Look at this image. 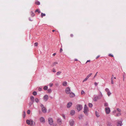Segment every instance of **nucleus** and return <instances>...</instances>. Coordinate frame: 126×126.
<instances>
[{
    "mask_svg": "<svg viewBox=\"0 0 126 126\" xmlns=\"http://www.w3.org/2000/svg\"><path fill=\"white\" fill-rule=\"evenodd\" d=\"M88 111V108L87 107L86 105V104H85L84 106L83 112L86 115H87Z\"/></svg>",
    "mask_w": 126,
    "mask_h": 126,
    "instance_id": "f257e3e1",
    "label": "nucleus"
},
{
    "mask_svg": "<svg viewBox=\"0 0 126 126\" xmlns=\"http://www.w3.org/2000/svg\"><path fill=\"white\" fill-rule=\"evenodd\" d=\"M76 106L78 111H80L82 108V106L80 104L77 105Z\"/></svg>",
    "mask_w": 126,
    "mask_h": 126,
    "instance_id": "f03ea898",
    "label": "nucleus"
},
{
    "mask_svg": "<svg viewBox=\"0 0 126 126\" xmlns=\"http://www.w3.org/2000/svg\"><path fill=\"white\" fill-rule=\"evenodd\" d=\"M65 92L67 94H69L71 92L70 88L69 87L66 88L65 90Z\"/></svg>",
    "mask_w": 126,
    "mask_h": 126,
    "instance_id": "7ed1b4c3",
    "label": "nucleus"
},
{
    "mask_svg": "<svg viewBox=\"0 0 126 126\" xmlns=\"http://www.w3.org/2000/svg\"><path fill=\"white\" fill-rule=\"evenodd\" d=\"M48 123L50 125H52L53 124V121L52 118H49L48 119Z\"/></svg>",
    "mask_w": 126,
    "mask_h": 126,
    "instance_id": "20e7f679",
    "label": "nucleus"
},
{
    "mask_svg": "<svg viewBox=\"0 0 126 126\" xmlns=\"http://www.w3.org/2000/svg\"><path fill=\"white\" fill-rule=\"evenodd\" d=\"M57 122L58 124L61 125L62 123V120L61 118H58L57 119Z\"/></svg>",
    "mask_w": 126,
    "mask_h": 126,
    "instance_id": "39448f33",
    "label": "nucleus"
},
{
    "mask_svg": "<svg viewBox=\"0 0 126 126\" xmlns=\"http://www.w3.org/2000/svg\"><path fill=\"white\" fill-rule=\"evenodd\" d=\"M93 97V100L95 102L97 101L99 99L98 96L96 95H94Z\"/></svg>",
    "mask_w": 126,
    "mask_h": 126,
    "instance_id": "423d86ee",
    "label": "nucleus"
},
{
    "mask_svg": "<svg viewBox=\"0 0 126 126\" xmlns=\"http://www.w3.org/2000/svg\"><path fill=\"white\" fill-rule=\"evenodd\" d=\"M105 110L106 113L107 114H109L110 112V110L109 108L106 107L105 108Z\"/></svg>",
    "mask_w": 126,
    "mask_h": 126,
    "instance_id": "0eeeda50",
    "label": "nucleus"
},
{
    "mask_svg": "<svg viewBox=\"0 0 126 126\" xmlns=\"http://www.w3.org/2000/svg\"><path fill=\"white\" fill-rule=\"evenodd\" d=\"M40 122L43 123H44L45 122V119L43 117H41L40 118Z\"/></svg>",
    "mask_w": 126,
    "mask_h": 126,
    "instance_id": "6e6552de",
    "label": "nucleus"
},
{
    "mask_svg": "<svg viewBox=\"0 0 126 126\" xmlns=\"http://www.w3.org/2000/svg\"><path fill=\"white\" fill-rule=\"evenodd\" d=\"M69 123L70 125L71 126H73L74 123V120L72 119L70 120Z\"/></svg>",
    "mask_w": 126,
    "mask_h": 126,
    "instance_id": "1a4fd4ad",
    "label": "nucleus"
},
{
    "mask_svg": "<svg viewBox=\"0 0 126 126\" xmlns=\"http://www.w3.org/2000/svg\"><path fill=\"white\" fill-rule=\"evenodd\" d=\"M69 96L70 97H73L75 96V94L71 92L69 94Z\"/></svg>",
    "mask_w": 126,
    "mask_h": 126,
    "instance_id": "9d476101",
    "label": "nucleus"
},
{
    "mask_svg": "<svg viewBox=\"0 0 126 126\" xmlns=\"http://www.w3.org/2000/svg\"><path fill=\"white\" fill-rule=\"evenodd\" d=\"M48 96L47 95H45L43 97V98L44 99V100H45V101H47L48 99Z\"/></svg>",
    "mask_w": 126,
    "mask_h": 126,
    "instance_id": "9b49d317",
    "label": "nucleus"
},
{
    "mask_svg": "<svg viewBox=\"0 0 126 126\" xmlns=\"http://www.w3.org/2000/svg\"><path fill=\"white\" fill-rule=\"evenodd\" d=\"M72 103L71 102H69L67 104V106L68 108H70L72 106Z\"/></svg>",
    "mask_w": 126,
    "mask_h": 126,
    "instance_id": "f8f14e48",
    "label": "nucleus"
},
{
    "mask_svg": "<svg viewBox=\"0 0 126 126\" xmlns=\"http://www.w3.org/2000/svg\"><path fill=\"white\" fill-rule=\"evenodd\" d=\"M42 111L44 113H46L47 112V110L46 108L44 107L41 109Z\"/></svg>",
    "mask_w": 126,
    "mask_h": 126,
    "instance_id": "ddd939ff",
    "label": "nucleus"
},
{
    "mask_svg": "<svg viewBox=\"0 0 126 126\" xmlns=\"http://www.w3.org/2000/svg\"><path fill=\"white\" fill-rule=\"evenodd\" d=\"M75 111L73 110H72L70 111V114L71 115H73L75 114Z\"/></svg>",
    "mask_w": 126,
    "mask_h": 126,
    "instance_id": "4468645a",
    "label": "nucleus"
},
{
    "mask_svg": "<svg viewBox=\"0 0 126 126\" xmlns=\"http://www.w3.org/2000/svg\"><path fill=\"white\" fill-rule=\"evenodd\" d=\"M30 124L32 126L34 125H35V123L32 120H31Z\"/></svg>",
    "mask_w": 126,
    "mask_h": 126,
    "instance_id": "2eb2a0df",
    "label": "nucleus"
},
{
    "mask_svg": "<svg viewBox=\"0 0 126 126\" xmlns=\"http://www.w3.org/2000/svg\"><path fill=\"white\" fill-rule=\"evenodd\" d=\"M122 122L121 121H119L117 123V126H121L122 125Z\"/></svg>",
    "mask_w": 126,
    "mask_h": 126,
    "instance_id": "dca6fc26",
    "label": "nucleus"
},
{
    "mask_svg": "<svg viewBox=\"0 0 126 126\" xmlns=\"http://www.w3.org/2000/svg\"><path fill=\"white\" fill-rule=\"evenodd\" d=\"M98 96L99 99L103 97L102 94L100 91L99 92V94L98 95Z\"/></svg>",
    "mask_w": 126,
    "mask_h": 126,
    "instance_id": "f3484780",
    "label": "nucleus"
},
{
    "mask_svg": "<svg viewBox=\"0 0 126 126\" xmlns=\"http://www.w3.org/2000/svg\"><path fill=\"white\" fill-rule=\"evenodd\" d=\"M67 82L65 81L63 82V83H62L63 85V86H66V85H67Z\"/></svg>",
    "mask_w": 126,
    "mask_h": 126,
    "instance_id": "a211bd4d",
    "label": "nucleus"
},
{
    "mask_svg": "<svg viewBox=\"0 0 126 126\" xmlns=\"http://www.w3.org/2000/svg\"><path fill=\"white\" fill-rule=\"evenodd\" d=\"M30 99L31 101H32V102H33L34 101V97L32 96H31L30 97Z\"/></svg>",
    "mask_w": 126,
    "mask_h": 126,
    "instance_id": "6ab92c4d",
    "label": "nucleus"
},
{
    "mask_svg": "<svg viewBox=\"0 0 126 126\" xmlns=\"http://www.w3.org/2000/svg\"><path fill=\"white\" fill-rule=\"evenodd\" d=\"M26 122L27 124L29 125L30 124L31 120H27L26 121Z\"/></svg>",
    "mask_w": 126,
    "mask_h": 126,
    "instance_id": "aec40b11",
    "label": "nucleus"
},
{
    "mask_svg": "<svg viewBox=\"0 0 126 126\" xmlns=\"http://www.w3.org/2000/svg\"><path fill=\"white\" fill-rule=\"evenodd\" d=\"M45 90H47L48 89V87L47 86H45L43 88Z\"/></svg>",
    "mask_w": 126,
    "mask_h": 126,
    "instance_id": "412c9836",
    "label": "nucleus"
},
{
    "mask_svg": "<svg viewBox=\"0 0 126 126\" xmlns=\"http://www.w3.org/2000/svg\"><path fill=\"white\" fill-rule=\"evenodd\" d=\"M46 16V14H45L43 13H42L41 14V16L42 17H43V16Z\"/></svg>",
    "mask_w": 126,
    "mask_h": 126,
    "instance_id": "4be33fe9",
    "label": "nucleus"
},
{
    "mask_svg": "<svg viewBox=\"0 0 126 126\" xmlns=\"http://www.w3.org/2000/svg\"><path fill=\"white\" fill-rule=\"evenodd\" d=\"M83 115L82 114H80L79 115V119H81L83 117Z\"/></svg>",
    "mask_w": 126,
    "mask_h": 126,
    "instance_id": "5701e85b",
    "label": "nucleus"
},
{
    "mask_svg": "<svg viewBox=\"0 0 126 126\" xmlns=\"http://www.w3.org/2000/svg\"><path fill=\"white\" fill-rule=\"evenodd\" d=\"M31 16L32 17H33L35 16V14L32 11H31Z\"/></svg>",
    "mask_w": 126,
    "mask_h": 126,
    "instance_id": "b1692460",
    "label": "nucleus"
},
{
    "mask_svg": "<svg viewBox=\"0 0 126 126\" xmlns=\"http://www.w3.org/2000/svg\"><path fill=\"white\" fill-rule=\"evenodd\" d=\"M39 100L38 98H36L35 99V101L36 103H38L39 102Z\"/></svg>",
    "mask_w": 126,
    "mask_h": 126,
    "instance_id": "393cba45",
    "label": "nucleus"
},
{
    "mask_svg": "<svg viewBox=\"0 0 126 126\" xmlns=\"http://www.w3.org/2000/svg\"><path fill=\"white\" fill-rule=\"evenodd\" d=\"M61 72H61L60 71H59L57 72V74H56L58 76V75H60L61 74Z\"/></svg>",
    "mask_w": 126,
    "mask_h": 126,
    "instance_id": "a878e982",
    "label": "nucleus"
},
{
    "mask_svg": "<svg viewBox=\"0 0 126 126\" xmlns=\"http://www.w3.org/2000/svg\"><path fill=\"white\" fill-rule=\"evenodd\" d=\"M48 93H50L52 91L51 90V89H49L47 90Z\"/></svg>",
    "mask_w": 126,
    "mask_h": 126,
    "instance_id": "bb28decb",
    "label": "nucleus"
},
{
    "mask_svg": "<svg viewBox=\"0 0 126 126\" xmlns=\"http://www.w3.org/2000/svg\"><path fill=\"white\" fill-rule=\"evenodd\" d=\"M32 94L34 95H36L37 94V92L35 91H34L33 92Z\"/></svg>",
    "mask_w": 126,
    "mask_h": 126,
    "instance_id": "cd10ccee",
    "label": "nucleus"
},
{
    "mask_svg": "<svg viewBox=\"0 0 126 126\" xmlns=\"http://www.w3.org/2000/svg\"><path fill=\"white\" fill-rule=\"evenodd\" d=\"M89 107L90 108H91L93 107V105L92 103H89L88 104Z\"/></svg>",
    "mask_w": 126,
    "mask_h": 126,
    "instance_id": "c85d7f7f",
    "label": "nucleus"
},
{
    "mask_svg": "<svg viewBox=\"0 0 126 126\" xmlns=\"http://www.w3.org/2000/svg\"><path fill=\"white\" fill-rule=\"evenodd\" d=\"M35 3L37 5H39L40 4V2L39 1H37L35 2Z\"/></svg>",
    "mask_w": 126,
    "mask_h": 126,
    "instance_id": "c756f323",
    "label": "nucleus"
},
{
    "mask_svg": "<svg viewBox=\"0 0 126 126\" xmlns=\"http://www.w3.org/2000/svg\"><path fill=\"white\" fill-rule=\"evenodd\" d=\"M95 114L96 116L97 117H98L99 116V114L98 113V112H97V111L95 112Z\"/></svg>",
    "mask_w": 126,
    "mask_h": 126,
    "instance_id": "7c9ffc66",
    "label": "nucleus"
},
{
    "mask_svg": "<svg viewBox=\"0 0 126 126\" xmlns=\"http://www.w3.org/2000/svg\"><path fill=\"white\" fill-rule=\"evenodd\" d=\"M108 106V103H105L104 104V106L105 107H107Z\"/></svg>",
    "mask_w": 126,
    "mask_h": 126,
    "instance_id": "2f4dec72",
    "label": "nucleus"
},
{
    "mask_svg": "<svg viewBox=\"0 0 126 126\" xmlns=\"http://www.w3.org/2000/svg\"><path fill=\"white\" fill-rule=\"evenodd\" d=\"M107 93V94L108 96H109L111 94V93L110 92V91H109V92H108Z\"/></svg>",
    "mask_w": 126,
    "mask_h": 126,
    "instance_id": "473e14b6",
    "label": "nucleus"
},
{
    "mask_svg": "<svg viewBox=\"0 0 126 126\" xmlns=\"http://www.w3.org/2000/svg\"><path fill=\"white\" fill-rule=\"evenodd\" d=\"M105 91L106 92H107V93L110 91L109 89L108 88L105 89Z\"/></svg>",
    "mask_w": 126,
    "mask_h": 126,
    "instance_id": "72a5a7b5",
    "label": "nucleus"
},
{
    "mask_svg": "<svg viewBox=\"0 0 126 126\" xmlns=\"http://www.w3.org/2000/svg\"><path fill=\"white\" fill-rule=\"evenodd\" d=\"M111 79V84H113L114 83V82L113 81V79H112V78Z\"/></svg>",
    "mask_w": 126,
    "mask_h": 126,
    "instance_id": "f704fd0d",
    "label": "nucleus"
},
{
    "mask_svg": "<svg viewBox=\"0 0 126 126\" xmlns=\"http://www.w3.org/2000/svg\"><path fill=\"white\" fill-rule=\"evenodd\" d=\"M35 12H38V13H40L41 12L40 10H39V9H37Z\"/></svg>",
    "mask_w": 126,
    "mask_h": 126,
    "instance_id": "c9c22d12",
    "label": "nucleus"
},
{
    "mask_svg": "<svg viewBox=\"0 0 126 126\" xmlns=\"http://www.w3.org/2000/svg\"><path fill=\"white\" fill-rule=\"evenodd\" d=\"M85 92L83 90H82L81 92V94L82 95H83V94H85Z\"/></svg>",
    "mask_w": 126,
    "mask_h": 126,
    "instance_id": "e433bc0d",
    "label": "nucleus"
},
{
    "mask_svg": "<svg viewBox=\"0 0 126 126\" xmlns=\"http://www.w3.org/2000/svg\"><path fill=\"white\" fill-rule=\"evenodd\" d=\"M30 112H31L30 110H27V113L28 114H30Z\"/></svg>",
    "mask_w": 126,
    "mask_h": 126,
    "instance_id": "4c0bfd02",
    "label": "nucleus"
},
{
    "mask_svg": "<svg viewBox=\"0 0 126 126\" xmlns=\"http://www.w3.org/2000/svg\"><path fill=\"white\" fill-rule=\"evenodd\" d=\"M121 114L120 113H118L116 114V116H118L120 115Z\"/></svg>",
    "mask_w": 126,
    "mask_h": 126,
    "instance_id": "58836bf2",
    "label": "nucleus"
},
{
    "mask_svg": "<svg viewBox=\"0 0 126 126\" xmlns=\"http://www.w3.org/2000/svg\"><path fill=\"white\" fill-rule=\"evenodd\" d=\"M40 106L41 107V109L43 108H44V107L43 105L42 104H41L40 105Z\"/></svg>",
    "mask_w": 126,
    "mask_h": 126,
    "instance_id": "ea45409f",
    "label": "nucleus"
},
{
    "mask_svg": "<svg viewBox=\"0 0 126 126\" xmlns=\"http://www.w3.org/2000/svg\"><path fill=\"white\" fill-rule=\"evenodd\" d=\"M57 64L58 63L57 62H55L53 63V65H55Z\"/></svg>",
    "mask_w": 126,
    "mask_h": 126,
    "instance_id": "a19ab883",
    "label": "nucleus"
},
{
    "mask_svg": "<svg viewBox=\"0 0 126 126\" xmlns=\"http://www.w3.org/2000/svg\"><path fill=\"white\" fill-rule=\"evenodd\" d=\"M34 46H37L38 45V43L37 42L35 43L34 44Z\"/></svg>",
    "mask_w": 126,
    "mask_h": 126,
    "instance_id": "79ce46f5",
    "label": "nucleus"
},
{
    "mask_svg": "<svg viewBox=\"0 0 126 126\" xmlns=\"http://www.w3.org/2000/svg\"><path fill=\"white\" fill-rule=\"evenodd\" d=\"M92 73H90L87 76L89 78L90 77L91 75H92Z\"/></svg>",
    "mask_w": 126,
    "mask_h": 126,
    "instance_id": "37998d69",
    "label": "nucleus"
},
{
    "mask_svg": "<svg viewBox=\"0 0 126 126\" xmlns=\"http://www.w3.org/2000/svg\"><path fill=\"white\" fill-rule=\"evenodd\" d=\"M38 90L39 91H41L42 90V88H41V87H39L38 88Z\"/></svg>",
    "mask_w": 126,
    "mask_h": 126,
    "instance_id": "c03bdc74",
    "label": "nucleus"
},
{
    "mask_svg": "<svg viewBox=\"0 0 126 126\" xmlns=\"http://www.w3.org/2000/svg\"><path fill=\"white\" fill-rule=\"evenodd\" d=\"M117 110L119 112H120L121 111V110L119 108H117Z\"/></svg>",
    "mask_w": 126,
    "mask_h": 126,
    "instance_id": "a18cd8bd",
    "label": "nucleus"
},
{
    "mask_svg": "<svg viewBox=\"0 0 126 126\" xmlns=\"http://www.w3.org/2000/svg\"><path fill=\"white\" fill-rule=\"evenodd\" d=\"M26 116V114L25 113V111L24 112V114H23V117L24 118Z\"/></svg>",
    "mask_w": 126,
    "mask_h": 126,
    "instance_id": "49530a36",
    "label": "nucleus"
},
{
    "mask_svg": "<svg viewBox=\"0 0 126 126\" xmlns=\"http://www.w3.org/2000/svg\"><path fill=\"white\" fill-rule=\"evenodd\" d=\"M87 78H85L83 81V82H84V81H86L87 80Z\"/></svg>",
    "mask_w": 126,
    "mask_h": 126,
    "instance_id": "de8ad7c7",
    "label": "nucleus"
},
{
    "mask_svg": "<svg viewBox=\"0 0 126 126\" xmlns=\"http://www.w3.org/2000/svg\"><path fill=\"white\" fill-rule=\"evenodd\" d=\"M97 73H98V72H97L96 73V74H95V75L94 76V78L96 76Z\"/></svg>",
    "mask_w": 126,
    "mask_h": 126,
    "instance_id": "09e8293b",
    "label": "nucleus"
},
{
    "mask_svg": "<svg viewBox=\"0 0 126 126\" xmlns=\"http://www.w3.org/2000/svg\"><path fill=\"white\" fill-rule=\"evenodd\" d=\"M62 116L64 119H65V116L63 114L62 115Z\"/></svg>",
    "mask_w": 126,
    "mask_h": 126,
    "instance_id": "8fccbe9b",
    "label": "nucleus"
},
{
    "mask_svg": "<svg viewBox=\"0 0 126 126\" xmlns=\"http://www.w3.org/2000/svg\"><path fill=\"white\" fill-rule=\"evenodd\" d=\"M53 84L52 83H50L49 84V85L50 87H52V86Z\"/></svg>",
    "mask_w": 126,
    "mask_h": 126,
    "instance_id": "3c124183",
    "label": "nucleus"
},
{
    "mask_svg": "<svg viewBox=\"0 0 126 126\" xmlns=\"http://www.w3.org/2000/svg\"><path fill=\"white\" fill-rule=\"evenodd\" d=\"M109 56L110 57H113V55L110 54L109 55Z\"/></svg>",
    "mask_w": 126,
    "mask_h": 126,
    "instance_id": "603ef678",
    "label": "nucleus"
},
{
    "mask_svg": "<svg viewBox=\"0 0 126 126\" xmlns=\"http://www.w3.org/2000/svg\"><path fill=\"white\" fill-rule=\"evenodd\" d=\"M94 84L96 86H97V83L96 82H94Z\"/></svg>",
    "mask_w": 126,
    "mask_h": 126,
    "instance_id": "864d4df0",
    "label": "nucleus"
},
{
    "mask_svg": "<svg viewBox=\"0 0 126 126\" xmlns=\"http://www.w3.org/2000/svg\"><path fill=\"white\" fill-rule=\"evenodd\" d=\"M62 51H63L62 49V48H61L60 49V52H62Z\"/></svg>",
    "mask_w": 126,
    "mask_h": 126,
    "instance_id": "5fc2aeb1",
    "label": "nucleus"
},
{
    "mask_svg": "<svg viewBox=\"0 0 126 126\" xmlns=\"http://www.w3.org/2000/svg\"><path fill=\"white\" fill-rule=\"evenodd\" d=\"M116 110H114L113 111V113H116Z\"/></svg>",
    "mask_w": 126,
    "mask_h": 126,
    "instance_id": "6e6d98bb",
    "label": "nucleus"
},
{
    "mask_svg": "<svg viewBox=\"0 0 126 126\" xmlns=\"http://www.w3.org/2000/svg\"><path fill=\"white\" fill-rule=\"evenodd\" d=\"M32 103H31V102H30V103L29 104V105L30 106H31L32 105Z\"/></svg>",
    "mask_w": 126,
    "mask_h": 126,
    "instance_id": "4d7b16f0",
    "label": "nucleus"
},
{
    "mask_svg": "<svg viewBox=\"0 0 126 126\" xmlns=\"http://www.w3.org/2000/svg\"><path fill=\"white\" fill-rule=\"evenodd\" d=\"M53 71L54 72H56V71L55 69H53Z\"/></svg>",
    "mask_w": 126,
    "mask_h": 126,
    "instance_id": "13d9d810",
    "label": "nucleus"
},
{
    "mask_svg": "<svg viewBox=\"0 0 126 126\" xmlns=\"http://www.w3.org/2000/svg\"><path fill=\"white\" fill-rule=\"evenodd\" d=\"M113 78H114V76H113V75H112V77H111V79L112 78V79H113Z\"/></svg>",
    "mask_w": 126,
    "mask_h": 126,
    "instance_id": "bf43d9fd",
    "label": "nucleus"
},
{
    "mask_svg": "<svg viewBox=\"0 0 126 126\" xmlns=\"http://www.w3.org/2000/svg\"><path fill=\"white\" fill-rule=\"evenodd\" d=\"M90 62V60H88L86 62V63H88V62Z\"/></svg>",
    "mask_w": 126,
    "mask_h": 126,
    "instance_id": "052dcab7",
    "label": "nucleus"
},
{
    "mask_svg": "<svg viewBox=\"0 0 126 126\" xmlns=\"http://www.w3.org/2000/svg\"><path fill=\"white\" fill-rule=\"evenodd\" d=\"M100 56L99 55L96 58V59H98Z\"/></svg>",
    "mask_w": 126,
    "mask_h": 126,
    "instance_id": "680f3d73",
    "label": "nucleus"
},
{
    "mask_svg": "<svg viewBox=\"0 0 126 126\" xmlns=\"http://www.w3.org/2000/svg\"><path fill=\"white\" fill-rule=\"evenodd\" d=\"M73 36V34H70V36L71 37H72Z\"/></svg>",
    "mask_w": 126,
    "mask_h": 126,
    "instance_id": "e2e57ef3",
    "label": "nucleus"
},
{
    "mask_svg": "<svg viewBox=\"0 0 126 126\" xmlns=\"http://www.w3.org/2000/svg\"><path fill=\"white\" fill-rule=\"evenodd\" d=\"M56 54V53H54L53 54V56H54Z\"/></svg>",
    "mask_w": 126,
    "mask_h": 126,
    "instance_id": "0e129e2a",
    "label": "nucleus"
},
{
    "mask_svg": "<svg viewBox=\"0 0 126 126\" xmlns=\"http://www.w3.org/2000/svg\"><path fill=\"white\" fill-rule=\"evenodd\" d=\"M123 80H124V75H123Z\"/></svg>",
    "mask_w": 126,
    "mask_h": 126,
    "instance_id": "69168bd1",
    "label": "nucleus"
},
{
    "mask_svg": "<svg viewBox=\"0 0 126 126\" xmlns=\"http://www.w3.org/2000/svg\"><path fill=\"white\" fill-rule=\"evenodd\" d=\"M89 78L87 76L86 77V78H87V79H88V78Z\"/></svg>",
    "mask_w": 126,
    "mask_h": 126,
    "instance_id": "338daca9",
    "label": "nucleus"
},
{
    "mask_svg": "<svg viewBox=\"0 0 126 126\" xmlns=\"http://www.w3.org/2000/svg\"><path fill=\"white\" fill-rule=\"evenodd\" d=\"M29 20L30 21H32V20H31V19H30V18H29Z\"/></svg>",
    "mask_w": 126,
    "mask_h": 126,
    "instance_id": "774afa93",
    "label": "nucleus"
}]
</instances>
